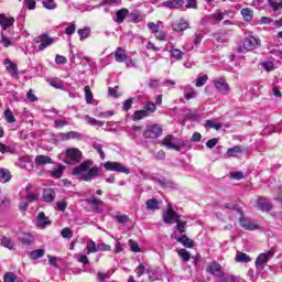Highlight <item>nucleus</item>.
Listing matches in <instances>:
<instances>
[{
	"instance_id": "obj_26",
	"label": "nucleus",
	"mask_w": 282,
	"mask_h": 282,
	"mask_svg": "<svg viewBox=\"0 0 282 282\" xmlns=\"http://www.w3.org/2000/svg\"><path fill=\"white\" fill-rule=\"evenodd\" d=\"M145 208L147 210H158L160 208V200H158L155 197L149 198L145 202Z\"/></svg>"
},
{
	"instance_id": "obj_9",
	"label": "nucleus",
	"mask_w": 282,
	"mask_h": 282,
	"mask_svg": "<svg viewBox=\"0 0 282 282\" xmlns=\"http://www.w3.org/2000/svg\"><path fill=\"white\" fill-rule=\"evenodd\" d=\"M34 43H40L39 50L43 52L46 47H50L54 43V39L50 37L47 33H43L40 36L34 39Z\"/></svg>"
},
{
	"instance_id": "obj_5",
	"label": "nucleus",
	"mask_w": 282,
	"mask_h": 282,
	"mask_svg": "<svg viewBox=\"0 0 282 282\" xmlns=\"http://www.w3.org/2000/svg\"><path fill=\"white\" fill-rule=\"evenodd\" d=\"M206 272L208 274H212L213 276H217L218 279H223V281H224V279L227 278L226 273L224 272V268L217 261L210 262L206 268Z\"/></svg>"
},
{
	"instance_id": "obj_63",
	"label": "nucleus",
	"mask_w": 282,
	"mask_h": 282,
	"mask_svg": "<svg viewBox=\"0 0 282 282\" xmlns=\"http://www.w3.org/2000/svg\"><path fill=\"white\" fill-rule=\"evenodd\" d=\"M154 36L158 41H166V32L159 30L156 33H154Z\"/></svg>"
},
{
	"instance_id": "obj_31",
	"label": "nucleus",
	"mask_w": 282,
	"mask_h": 282,
	"mask_svg": "<svg viewBox=\"0 0 282 282\" xmlns=\"http://www.w3.org/2000/svg\"><path fill=\"white\" fill-rule=\"evenodd\" d=\"M144 118H149V113H147V111H144L143 108L141 110L134 111L132 115L133 122L144 120Z\"/></svg>"
},
{
	"instance_id": "obj_6",
	"label": "nucleus",
	"mask_w": 282,
	"mask_h": 282,
	"mask_svg": "<svg viewBox=\"0 0 282 282\" xmlns=\"http://www.w3.org/2000/svg\"><path fill=\"white\" fill-rule=\"evenodd\" d=\"M104 167L106 169V171H115L116 173H124L126 175H129V173H131V170L122 165V163L120 162L107 161L104 164Z\"/></svg>"
},
{
	"instance_id": "obj_37",
	"label": "nucleus",
	"mask_w": 282,
	"mask_h": 282,
	"mask_svg": "<svg viewBox=\"0 0 282 282\" xmlns=\"http://www.w3.org/2000/svg\"><path fill=\"white\" fill-rule=\"evenodd\" d=\"M63 171H65V165H59L55 170L51 171V177H54V180H61V177H63Z\"/></svg>"
},
{
	"instance_id": "obj_49",
	"label": "nucleus",
	"mask_w": 282,
	"mask_h": 282,
	"mask_svg": "<svg viewBox=\"0 0 282 282\" xmlns=\"http://www.w3.org/2000/svg\"><path fill=\"white\" fill-rule=\"evenodd\" d=\"M178 257H181L184 263H188V261H191V252H188L186 249H181L178 251Z\"/></svg>"
},
{
	"instance_id": "obj_57",
	"label": "nucleus",
	"mask_w": 282,
	"mask_h": 282,
	"mask_svg": "<svg viewBox=\"0 0 282 282\" xmlns=\"http://www.w3.org/2000/svg\"><path fill=\"white\" fill-rule=\"evenodd\" d=\"M93 149H95V151H97V153H99L101 160H105L106 155H105V151H102V144L94 143Z\"/></svg>"
},
{
	"instance_id": "obj_45",
	"label": "nucleus",
	"mask_w": 282,
	"mask_h": 282,
	"mask_svg": "<svg viewBox=\"0 0 282 282\" xmlns=\"http://www.w3.org/2000/svg\"><path fill=\"white\" fill-rule=\"evenodd\" d=\"M3 281L4 282H20L19 281V276L15 275L14 272H7V273H4Z\"/></svg>"
},
{
	"instance_id": "obj_11",
	"label": "nucleus",
	"mask_w": 282,
	"mask_h": 282,
	"mask_svg": "<svg viewBox=\"0 0 282 282\" xmlns=\"http://www.w3.org/2000/svg\"><path fill=\"white\" fill-rule=\"evenodd\" d=\"M270 257H272V251H268L267 253H260L256 259V268L257 270H263L270 261Z\"/></svg>"
},
{
	"instance_id": "obj_17",
	"label": "nucleus",
	"mask_w": 282,
	"mask_h": 282,
	"mask_svg": "<svg viewBox=\"0 0 282 282\" xmlns=\"http://www.w3.org/2000/svg\"><path fill=\"white\" fill-rule=\"evenodd\" d=\"M174 239H176L177 243H182L184 248H195V241L186 235H182L181 237L175 236Z\"/></svg>"
},
{
	"instance_id": "obj_14",
	"label": "nucleus",
	"mask_w": 282,
	"mask_h": 282,
	"mask_svg": "<svg viewBox=\"0 0 282 282\" xmlns=\"http://www.w3.org/2000/svg\"><path fill=\"white\" fill-rule=\"evenodd\" d=\"M239 224L241 228H245V230H258L259 225L254 224L250 218H246L243 214L239 218Z\"/></svg>"
},
{
	"instance_id": "obj_35",
	"label": "nucleus",
	"mask_w": 282,
	"mask_h": 282,
	"mask_svg": "<svg viewBox=\"0 0 282 282\" xmlns=\"http://www.w3.org/2000/svg\"><path fill=\"white\" fill-rule=\"evenodd\" d=\"M30 259L33 261H36V259H41L45 257V250L44 249H35L29 253Z\"/></svg>"
},
{
	"instance_id": "obj_41",
	"label": "nucleus",
	"mask_w": 282,
	"mask_h": 282,
	"mask_svg": "<svg viewBox=\"0 0 282 282\" xmlns=\"http://www.w3.org/2000/svg\"><path fill=\"white\" fill-rule=\"evenodd\" d=\"M4 118H6V121L9 122V124L17 122V118H14V113L10 108H7L4 110Z\"/></svg>"
},
{
	"instance_id": "obj_38",
	"label": "nucleus",
	"mask_w": 282,
	"mask_h": 282,
	"mask_svg": "<svg viewBox=\"0 0 282 282\" xmlns=\"http://www.w3.org/2000/svg\"><path fill=\"white\" fill-rule=\"evenodd\" d=\"M84 94L87 105H91V102H94V93H91V88L89 86H85Z\"/></svg>"
},
{
	"instance_id": "obj_59",
	"label": "nucleus",
	"mask_w": 282,
	"mask_h": 282,
	"mask_svg": "<svg viewBox=\"0 0 282 282\" xmlns=\"http://www.w3.org/2000/svg\"><path fill=\"white\" fill-rule=\"evenodd\" d=\"M113 219L117 220V224H127V223H129V216H127V215H116V216H113Z\"/></svg>"
},
{
	"instance_id": "obj_1",
	"label": "nucleus",
	"mask_w": 282,
	"mask_h": 282,
	"mask_svg": "<svg viewBox=\"0 0 282 282\" xmlns=\"http://www.w3.org/2000/svg\"><path fill=\"white\" fill-rule=\"evenodd\" d=\"M93 164L94 162L91 160L84 161L73 169V175H77L79 180H83L84 182L96 180V177L100 176V167H98V165L90 167Z\"/></svg>"
},
{
	"instance_id": "obj_25",
	"label": "nucleus",
	"mask_w": 282,
	"mask_h": 282,
	"mask_svg": "<svg viewBox=\"0 0 282 282\" xmlns=\"http://www.w3.org/2000/svg\"><path fill=\"white\" fill-rule=\"evenodd\" d=\"M173 134L165 135L162 142H160L161 147H166V149H173L175 151L177 147L173 143Z\"/></svg>"
},
{
	"instance_id": "obj_27",
	"label": "nucleus",
	"mask_w": 282,
	"mask_h": 282,
	"mask_svg": "<svg viewBox=\"0 0 282 282\" xmlns=\"http://www.w3.org/2000/svg\"><path fill=\"white\" fill-rule=\"evenodd\" d=\"M12 180V174L10 173V170L8 169H0V182L2 184H8Z\"/></svg>"
},
{
	"instance_id": "obj_2",
	"label": "nucleus",
	"mask_w": 282,
	"mask_h": 282,
	"mask_svg": "<svg viewBox=\"0 0 282 282\" xmlns=\"http://www.w3.org/2000/svg\"><path fill=\"white\" fill-rule=\"evenodd\" d=\"M162 126L158 123H149L142 130V126H133L132 127V138L133 140H138L140 138V133L143 134V138L147 142L150 140H158L162 135Z\"/></svg>"
},
{
	"instance_id": "obj_13",
	"label": "nucleus",
	"mask_w": 282,
	"mask_h": 282,
	"mask_svg": "<svg viewBox=\"0 0 282 282\" xmlns=\"http://www.w3.org/2000/svg\"><path fill=\"white\" fill-rule=\"evenodd\" d=\"M185 0H167L163 1L161 6L163 8H167V10H180V8H184Z\"/></svg>"
},
{
	"instance_id": "obj_7",
	"label": "nucleus",
	"mask_w": 282,
	"mask_h": 282,
	"mask_svg": "<svg viewBox=\"0 0 282 282\" xmlns=\"http://www.w3.org/2000/svg\"><path fill=\"white\" fill-rule=\"evenodd\" d=\"M162 218L164 224H169L171 226L180 220V214H177V212H175V209L172 207H169L166 212L163 213Z\"/></svg>"
},
{
	"instance_id": "obj_20",
	"label": "nucleus",
	"mask_w": 282,
	"mask_h": 282,
	"mask_svg": "<svg viewBox=\"0 0 282 282\" xmlns=\"http://www.w3.org/2000/svg\"><path fill=\"white\" fill-rule=\"evenodd\" d=\"M6 65L7 72H9L10 76H12V78H19V68L17 67V64H13L12 61L7 59Z\"/></svg>"
},
{
	"instance_id": "obj_44",
	"label": "nucleus",
	"mask_w": 282,
	"mask_h": 282,
	"mask_svg": "<svg viewBox=\"0 0 282 282\" xmlns=\"http://www.w3.org/2000/svg\"><path fill=\"white\" fill-rule=\"evenodd\" d=\"M170 54L172 58H175V61H182V58H184V52H182L180 48H172Z\"/></svg>"
},
{
	"instance_id": "obj_56",
	"label": "nucleus",
	"mask_w": 282,
	"mask_h": 282,
	"mask_svg": "<svg viewBox=\"0 0 282 282\" xmlns=\"http://www.w3.org/2000/svg\"><path fill=\"white\" fill-rule=\"evenodd\" d=\"M208 82V75H203L196 78V87H204V84Z\"/></svg>"
},
{
	"instance_id": "obj_52",
	"label": "nucleus",
	"mask_w": 282,
	"mask_h": 282,
	"mask_svg": "<svg viewBox=\"0 0 282 282\" xmlns=\"http://www.w3.org/2000/svg\"><path fill=\"white\" fill-rule=\"evenodd\" d=\"M156 182H158V184H160V186H162L163 188H171V186H173V181L166 180V178H164V177L158 178Z\"/></svg>"
},
{
	"instance_id": "obj_36",
	"label": "nucleus",
	"mask_w": 282,
	"mask_h": 282,
	"mask_svg": "<svg viewBox=\"0 0 282 282\" xmlns=\"http://www.w3.org/2000/svg\"><path fill=\"white\" fill-rule=\"evenodd\" d=\"M48 85L51 87H54L55 89H63L64 87V82L61 78H50L47 79Z\"/></svg>"
},
{
	"instance_id": "obj_43",
	"label": "nucleus",
	"mask_w": 282,
	"mask_h": 282,
	"mask_svg": "<svg viewBox=\"0 0 282 282\" xmlns=\"http://www.w3.org/2000/svg\"><path fill=\"white\" fill-rule=\"evenodd\" d=\"M223 207L226 208L227 210H237L239 215H243V208L239 207V205L237 204L227 203Z\"/></svg>"
},
{
	"instance_id": "obj_47",
	"label": "nucleus",
	"mask_w": 282,
	"mask_h": 282,
	"mask_svg": "<svg viewBox=\"0 0 282 282\" xmlns=\"http://www.w3.org/2000/svg\"><path fill=\"white\" fill-rule=\"evenodd\" d=\"M86 120H87L88 124H91V127H104L105 126V121H100V120L95 119L89 116H86Z\"/></svg>"
},
{
	"instance_id": "obj_46",
	"label": "nucleus",
	"mask_w": 282,
	"mask_h": 282,
	"mask_svg": "<svg viewBox=\"0 0 282 282\" xmlns=\"http://www.w3.org/2000/svg\"><path fill=\"white\" fill-rule=\"evenodd\" d=\"M87 254H91L94 252H98V245L94 240H89L86 246Z\"/></svg>"
},
{
	"instance_id": "obj_53",
	"label": "nucleus",
	"mask_w": 282,
	"mask_h": 282,
	"mask_svg": "<svg viewBox=\"0 0 282 282\" xmlns=\"http://www.w3.org/2000/svg\"><path fill=\"white\" fill-rule=\"evenodd\" d=\"M42 3L46 10H56V2L54 0H42Z\"/></svg>"
},
{
	"instance_id": "obj_21",
	"label": "nucleus",
	"mask_w": 282,
	"mask_h": 282,
	"mask_svg": "<svg viewBox=\"0 0 282 282\" xmlns=\"http://www.w3.org/2000/svg\"><path fill=\"white\" fill-rule=\"evenodd\" d=\"M34 162L36 166H45V164H53L52 158L43 154L36 155Z\"/></svg>"
},
{
	"instance_id": "obj_64",
	"label": "nucleus",
	"mask_w": 282,
	"mask_h": 282,
	"mask_svg": "<svg viewBox=\"0 0 282 282\" xmlns=\"http://www.w3.org/2000/svg\"><path fill=\"white\" fill-rule=\"evenodd\" d=\"M262 67H263V69H265V72H272L274 69V63L263 62Z\"/></svg>"
},
{
	"instance_id": "obj_12",
	"label": "nucleus",
	"mask_w": 282,
	"mask_h": 282,
	"mask_svg": "<svg viewBox=\"0 0 282 282\" xmlns=\"http://www.w3.org/2000/svg\"><path fill=\"white\" fill-rule=\"evenodd\" d=\"M86 204L94 207L95 213H102L105 210V202H102L100 198H87Z\"/></svg>"
},
{
	"instance_id": "obj_10",
	"label": "nucleus",
	"mask_w": 282,
	"mask_h": 282,
	"mask_svg": "<svg viewBox=\"0 0 282 282\" xmlns=\"http://www.w3.org/2000/svg\"><path fill=\"white\" fill-rule=\"evenodd\" d=\"M226 14H228V11L217 10L215 13L207 15V21L210 25H217L224 21V17H226Z\"/></svg>"
},
{
	"instance_id": "obj_15",
	"label": "nucleus",
	"mask_w": 282,
	"mask_h": 282,
	"mask_svg": "<svg viewBox=\"0 0 282 282\" xmlns=\"http://www.w3.org/2000/svg\"><path fill=\"white\" fill-rule=\"evenodd\" d=\"M215 87L219 94L226 96L230 91V85L226 83V79L219 78L215 80Z\"/></svg>"
},
{
	"instance_id": "obj_54",
	"label": "nucleus",
	"mask_w": 282,
	"mask_h": 282,
	"mask_svg": "<svg viewBox=\"0 0 282 282\" xmlns=\"http://www.w3.org/2000/svg\"><path fill=\"white\" fill-rule=\"evenodd\" d=\"M214 39L217 43H227L228 37L224 33H214Z\"/></svg>"
},
{
	"instance_id": "obj_33",
	"label": "nucleus",
	"mask_w": 282,
	"mask_h": 282,
	"mask_svg": "<svg viewBox=\"0 0 282 282\" xmlns=\"http://www.w3.org/2000/svg\"><path fill=\"white\" fill-rule=\"evenodd\" d=\"M240 153H243V148H241V145H236L234 148L228 149L227 156L237 158V155H240Z\"/></svg>"
},
{
	"instance_id": "obj_22",
	"label": "nucleus",
	"mask_w": 282,
	"mask_h": 282,
	"mask_svg": "<svg viewBox=\"0 0 282 282\" xmlns=\"http://www.w3.org/2000/svg\"><path fill=\"white\" fill-rule=\"evenodd\" d=\"M129 17V9L122 8L117 10L116 12V23H124V19Z\"/></svg>"
},
{
	"instance_id": "obj_8",
	"label": "nucleus",
	"mask_w": 282,
	"mask_h": 282,
	"mask_svg": "<svg viewBox=\"0 0 282 282\" xmlns=\"http://www.w3.org/2000/svg\"><path fill=\"white\" fill-rule=\"evenodd\" d=\"M256 208H258V210H261L262 213H270V210H272L273 208V205L270 199L263 196H259L256 200Z\"/></svg>"
},
{
	"instance_id": "obj_48",
	"label": "nucleus",
	"mask_w": 282,
	"mask_h": 282,
	"mask_svg": "<svg viewBox=\"0 0 282 282\" xmlns=\"http://www.w3.org/2000/svg\"><path fill=\"white\" fill-rule=\"evenodd\" d=\"M268 4L273 12H276L280 8H282V0H268Z\"/></svg>"
},
{
	"instance_id": "obj_30",
	"label": "nucleus",
	"mask_w": 282,
	"mask_h": 282,
	"mask_svg": "<svg viewBox=\"0 0 282 282\" xmlns=\"http://www.w3.org/2000/svg\"><path fill=\"white\" fill-rule=\"evenodd\" d=\"M19 240L23 246H30L34 241V237L31 234L23 232L20 235Z\"/></svg>"
},
{
	"instance_id": "obj_60",
	"label": "nucleus",
	"mask_w": 282,
	"mask_h": 282,
	"mask_svg": "<svg viewBox=\"0 0 282 282\" xmlns=\"http://www.w3.org/2000/svg\"><path fill=\"white\" fill-rule=\"evenodd\" d=\"M130 250L132 252H142V249H140V245L135 242L134 240H129Z\"/></svg>"
},
{
	"instance_id": "obj_34",
	"label": "nucleus",
	"mask_w": 282,
	"mask_h": 282,
	"mask_svg": "<svg viewBox=\"0 0 282 282\" xmlns=\"http://www.w3.org/2000/svg\"><path fill=\"white\" fill-rule=\"evenodd\" d=\"M143 111H145V113H148V117H149L151 116V113H155V111H158V106H155V102L153 101H148L143 106Z\"/></svg>"
},
{
	"instance_id": "obj_39",
	"label": "nucleus",
	"mask_w": 282,
	"mask_h": 282,
	"mask_svg": "<svg viewBox=\"0 0 282 282\" xmlns=\"http://www.w3.org/2000/svg\"><path fill=\"white\" fill-rule=\"evenodd\" d=\"M77 34H79L80 41H85V39H89V35L91 34V29L89 26H85L84 29H79L77 31Z\"/></svg>"
},
{
	"instance_id": "obj_18",
	"label": "nucleus",
	"mask_w": 282,
	"mask_h": 282,
	"mask_svg": "<svg viewBox=\"0 0 282 282\" xmlns=\"http://www.w3.org/2000/svg\"><path fill=\"white\" fill-rule=\"evenodd\" d=\"M128 56L129 55H127V50H124L122 46L117 47L115 51V61L117 63H124Z\"/></svg>"
},
{
	"instance_id": "obj_61",
	"label": "nucleus",
	"mask_w": 282,
	"mask_h": 282,
	"mask_svg": "<svg viewBox=\"0 0 282 282\" xmlns=\"http://www.w3.org/2000/svg\"><path fill=\"white\" fill-rule=\"evenodd\" d=\"M221 282H246V280L235 276V275H230V276H227L224 280H221Z\"/></svg>"
},
{
	"instance_id": "obj_55",
	"label": "nucleus",
	"mask_w": 282,
	"mask_h": 282,
	"mask_svg": "<svg viewBox=\"0 0 282 282\" xmlns=\"http://www.w3.org/2000/svg\"><path fill=\"white\" fill-rule=\"evenodd\" d=\"M39 197H40V194L39 192H35V193H31V194H26L25 195V199L29 202V203H34V202H39Z\"/></svg>"
},
{
	"instance_id": "obj_50",
	"label": "nucleus",
	"mask_w": 282,
	"mask_h": 282,
	"mask_svg": "<svg viewBox=\"0 0 282 282\" xmlns=\"http://www.w3.org/2000/svg\"><path fill=\"white\" fill-rule=\"evenodd\" d=\"M176 230L180 235H184V232H186V221L178 218V220H176Z\"/></svg>"
},
{
	"instance_id": "obj_28",
	"label": "nucleus",
	"mask_w": 282,
	"mask_h": 282,
	"mask_svg": "<svg viewBox=\"0 0 282 282\" xmlns=\"http://www.w3.org/2000/svg\"><path fill=\"white\" fill-rule=\"evenodd\" d=\"M64 140H83V133L76 131H69L67 133H62Z\"/></svg>"
},
{
	"instance_id": "obj_23",
	"label": "nucleus",
	"mask_w": 282,
	"mask_h": 282,
	"mask_svg": "<svg viewBox=\"0 0 282 282\" xmlns=\"http://www.w3.org/2000/svg\"><path fill=\"white\" fill-rule=\"evenodd\" d=\"M0 25L2 26V30L12 28V25H14V18H8L6 14H0Z\"/></svg>"
},
{
	"instance_id": "obj_62",
	"label": "nucleus",
	"mask_w": 282,
	"mask_h": 282,
	"mask_svg": "<svg viewBox=\"0 0 282 282\" xmlns=\"http://www.w3.org/2000/svg\"><path fill=\"white\" fill-rule=\"evenodd\" d=\"M185 8L187 10H197V0H186Z\"/></svg>"
},
{
	"instance_id": "obj_24",
	"label": "nucleus",
	"mask_w": 282,
	"mask_h": 282,
	"mask_svg": "<svg viewBox=\"0 0 282 282\" xmlns=\"http://www.w3.org/2000/svg\"><path fill=\"white\" fill-rule=\"evenodd\" d=\"M241 17L243 18V21L247 23H250L254 19V11L250 8H243L240 11Z\"/></svg>"
},
{
	"instance_id": "obj_3",
	"label": "nucleus",
	"mask_w": 282,
	"mask_h": 282,
	"mask_svg": "<svg viewBox=\"0 0 282 282\" xmlns=\"http://www.w3.org/2000/svg\"><path fill=\"white\" fill-rule=\"evenodd\" d=\"M258 47H261V40H259V37L248 35L247 37H245V40L242 42V46H239L237 48V52L241 53V52H243V50H246V52H252L253 50H257Z\"/></svg>"
},
{
	"instance_id": "obj_19",
	"label": "nucleus",
	"mask_w": 282,
	"mask_h": 282,
	"mask_svg": "<svg viewBox=\"0 0 282 282\" xmlns=\"http://www.w3.org/2000/svg\"><path fill=\"white\" fill-rule=\"evenodd\" d=\"M188 28H191V24L184 18H181L178 23L172 25L174 32H184L188 30Z\"/></svg>"
},
{
	"instance_id": "obj_42",
	"label": "nucleus",
	"mask_w": 282,
	"mask_h": 282,
	"mask_svg": "<svg viewBox=\"0 0 282 282\" xmlns=\"http://www.w3.org/2000/svg\"><path fill=\"white\" fill-rule=\"evenodd\" d=\"M177 149H174V151H182V149H191V141L187 140H178L177 144H175Z\"/></svg>"
},
{
	"instance_id": "obj_40",
	"label": "nucleus",
	"mask_w": 282,
	"mask_h": 282,
	"mask_svg": "<svg viewBox=\"0 0 282 282\" xmlns=\"http://www.w3.org/2000/svg\"><path fill=\"white\" fill-rule=\"evenodd\" d=\"M142 22V15L135 12H131L128 14V23H140Z\"/></svg>"
},
{
	"instance_id": "obj_32",
	"label": "nucleus",
	"mask_w": 282,
	"mask_h": 282,
	"mask_svg": "<svg viewBox=\"0 0 282 282\" xmlns=\"http://www.w3.org/2000/svg\"><path fill=\"white\" fill-rule=\"evenodd\" d=\"M51 224L52 221L50 220V218L45 216V213L41 212L37 215V226L45 227V226H50Z\"/></svg>"
},
{
	"instance_id": "obj_29",
	"label": "nucleus",
	"mask_w": 282,
	"mask_h": 282,
	"mask_svg": "<svg viewBox=\"0 0 282 282\" xmlns=\"http://www.w3.org/2000/svg\"><path fill=\"white\" fill-rule=\"evenodd\" d=\"M235 261H237V263H250L252 259L250 258V256H248V253L238 251L236 254Z\"/></svg>"
},
{
	"instance_id": "obj_51",
	"label": "nucleus",
	"mask_w": 282,
	"mask_h": 282,
	"mask_svg": "<svg viewBox=\"0 0 282 282\" xmlns=\"http://www.w3.org/2000/svg\"><path fill=\"white\" fill-rule=\"evenodd\" d=\"M1 246L8 248L9 250H12L14 248V242L8 237H2Z\"/></svg>"
},
{
	"instance_id": "obj_4",
	"label": "nucleus",
	"mask_w": 282,
	"mask_h": 282,
	"mask_svg": "<svg viewBox=\"0 0 282 282\" xmlns=\"http://www.w3.org/2000/svg\"><path fill=\"white\" fill-rule=\"evenodd\" d=\"M65 164H78L83 160V152L76 148H69L65 151Z\"/></svg>"
},
{
	"instance_id": "obj_58",
	"label": "nucleus",
	"mask_w": 282,
	"mask_h": 282,
	"mask_svg": "<svg viewBox=\"0 0 282 282\" xmlns=\"http://www.w3.org/2000/svg\"><path fill=\"white\" fill-rule=\"evenodd\" d=\"M61 235L64 239H72V237H74V231L66 227L62 229Z\"/></svg>"
},
{
	"instance_id": "obj_16",
	"label": "nucleus",
	"mask_w": 282,
	"mask_h": 282,
	"mask_svg": "<svg viewBox=\"0 0 282 282\" xmlns=\"http://www.w3.org/2000/svg\"><path fill=\"white\" fill-rule=\"evenodd\" d=\"M56 199V192L54 188H45L42 194V200L45 202V204H52Z\"/></svg>"
}]
</instances>
